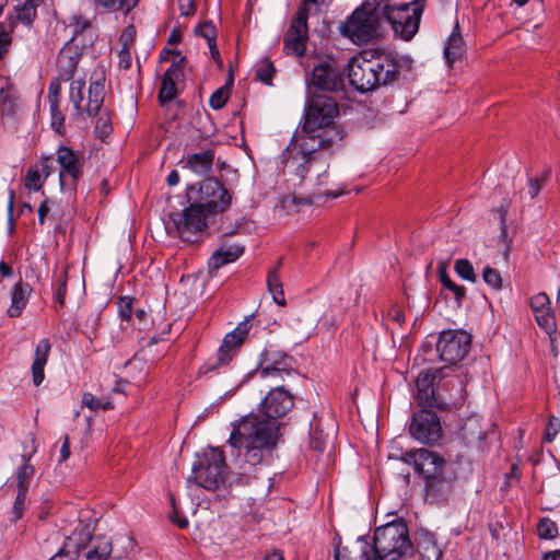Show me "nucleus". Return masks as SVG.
<instances>
[{"label":"nucleus","instance_id":"49","mask_svg":"<svg viewBox=\"0 0 560 560\" xmlns=\"http://www.w3.org/2000/svg\"><path fill=\"white\" fill-rule=\"evenodd\" d=\"M196 33L205 37L208 42V45H211L212 42H215L217 31L214 25L209 21L198 25L196 27Z\"/></svg>","mask_w":560,"mask_h":560},{"label":"nucleus","instance_id":"30","mask_svg":"<svg viewBox=\"0 0 560 560\" xmlns=\"http://www.w3.org/2000/svg\"><path fill=\"white\" fill-rule=\"evenodd\" d=\"M438 273L442 285L454 294L457 305H460L463 300L465 299L466 289L463 285H457L454 281L450 279V277L447 276L446 262L441 261L438 264Z\"/></svg>","mask_w":560,"mask_h":560},{"label":"nucleus","instance_id":"15","mask_svg":"<svg viewBox=\"0 0 560 560\" xmlns=\"http://www.w3.org/2000/svg\"><path fill=\"white\" fill-rule=\"evenodd\" d=\"M308 10L300 8L291 21L290 27L284 35L283 44L287 54L302 57L306 49L308 38L307 28Z\"/></svg>","mask_w":560,"mask_h":560},{"label":"nucleus","instance_id":"18","mask_svg":"<svg viewBox=\"0 0 560 560\" xmlns=\"http://www.w3.org/2000/svg\"><path fill=\"white\" fill-rule=\"evenodd\" d=\"M311 84L323 92H337L342 90L343 79L335 66L322 62L313 69Z\"/></svg>","mask_w":560,"mask_h":560},{"label":"nucleus","instance_id":"6","mask_svg":"<svg viewBox=\"0 0 560 560\" xmlns=\"http://www.w3.org/2000/svg\"><path fill=\"white\" fill-rule=\"evenodd\" d=\"M383 8L384 0H365L341 25V33L357 44L372 40L383 21Z\"/></svg>","mask_w":560,"mask_h":560},{"label":"nucleus","instance_id":"23","mask_svg":"<svg viewBox=\"0 0 560 560\" xmlns=\"http://www.w3.org/2000/svg\"><path fill=\"white\" fill-rule=\"evenodd\" d=\"M416 400L419 402V405L423 407H438L441 408L442 406L438 401V398L434 394L433 388V377L425 373V374H419L416 381Z\"/></svg>","mask_w":560,"mask_h":560},{"label":"nucleus","instance_id":"22","mask_svg":"<svg viewBox=\"0 0 560 560\" xmlns=\"http://www.w3.org/2000/svg\"><path fill=\"white\" fill-rule=\"evenodd\" d=\"M33 292V288L30 283L19 281L16 282L11 292V305L9 306L7 314L11 318L19 317L25 306L27 305L28 298Z\"/></svg>","mask_w":560,"mask_h":560},{"label":"nucleus","instance_id":"38","mask_svg":"<svg viewBox=\"0 0 560 560\" xmlns=\"http://www.w3.org/2000/svg\"><path fill=\"white\" fill-rule=\"evenodd\" d=\"M454 270L462 279L475 283L477 281V275L474 266L466 258L457 259L454 264Z\"/></svg>","mask_w":560,"mask_h":560},{"label":"nucleus","instance_id":"34","mask_svg":"<svg viewBox=\"0 0 560 560\" xmlns=\"http://www.w3.org/2000/svg\"><path fill=\"white\" fill-rule=\"evenodd\" d=\"M18 109V96L12 88L0 90V114L2 116H12Z\"/></svg>","mask_w":560,"mask_h":560},{"label":"nucleus","instance_id":"33","mask_svg":"<svg viewBox=\"0 0 560 560\" xmlns=\"http://www.w3.org/2000/svg\"><path fill=\"white\" fill-rule=\"evenodd\" d=\"M36 7L37 3L35 0H24L21 5H16L15 14L10 15L9 18H12L15 21V24L18 22H22L30 26L36 16Z\"/></svg>","mask_w":560,"mask_h":560},{"label":"nucleus","instance_id":"4","mask_svg":"<svg viewBox=\"0 0 560 560\" xmlns=\"http://www.w3.org/2000/svg\"><path fill=\"white\" fill-rule=\"evenodd\" d=\"M339 107L335 98L324 93L308 96L302 141L314 142L318 147L331 148L342 138V131L335 125Z\"/></svg>","mask_w":560,"mask_h":560},{"label":"nucleus","instance_id":"8","mask_svg":"<svg viewBox=\"0 0 560 560\" xmlns=\"http://www.w3.org/2000/svg\"><path fill=\"white\" fill-rule=\"evenodd\" d=\"M225 478L226 465L223 452L219 448H209L192 466L187 483L194 482L196 486L207 490H217L224 483Z\"/></svg>","mask_w":560,"mask_h":560},{"label":"nucleus","instance_id":"39","mask_svg":"<svg viewBox=\"0 0 560 560\" xmlns=\"http://www.w3.org/2000/svg\"><path fill=\"white\" fill-rule=\"evenodd\" d=\"M168 55H172V58L170 60L172 61L171 67L165 71L164 78L167 79H174L177 80L183 73H182V65L186 60V58L179 52V51H166Z\"/></svg>","mask_w":560,"mask_h":560},{"label":"nucleus","instance_id":"27","mask_svg":"<svg viewBox=\"0 0 560 560\" xmlns=\"http://www.w3.org/2000/svg\"><path fill=\"white\" fill-rule=\"evenodd\" d=\"M214 152L206 150L188 156L186 166L198 175H206L212 170Z\"/></svg>","mask_w":560,"mask_h":560},{"label":"nucleus","instance_id":"64","mask_svg":"<svg viewBox=\"0 0 560 560\" xmlns=\"http://www.w3.org/2000/svg\"><path fill=\"white\" fill-rule=\"evenodd\" d=\"M310 445L313 450L323 452L326 447V441L323 439H317L315 434L312 435Z\"/></svg>","mask_w":560,"mask_h":560},{"label":"nucleus","instance_id":"2","mask_svg":"<svg viewBox=\"0 0 560 560\" xmlns=\"http://www.w3.org/2000/svg\"><path fill=\"white\" fill-rule=\"evenodd\" d=\"M327 149L314 142L302 141L299 148L288 147L281 154L283 173L308 192L306 201L310 203L322 197L337 198L343 192L325 188L329 180V162L322 151Z\"/></svg>","mask_w":560,"mask_h":560},{"label":"nucleus","instance_id":"46","mask_svg":"<svg viewBox=\"0 0 560 560\" xmlns=\"http://www.w3.org/2000/svg\"><path fill=\"white\" fill-rule=\"evenodd\" d=\"M51 115V128L59 135H63L65 116L60 110V104H49Z\"/></svg>","mask_w":560,"mask_h":560},{"label":"nucleus","instance_id":"45","mask_svg":"<svg viewBox=\"0 0 560 560\" xmlns=\"http://www.w3.org/2000/svg\"><path fill=\"white\" fill-rule=\"evenodd\" d=\"M482 279L492 289H494V290L502 289V277H501L499 270L493 269L489 266L485 267V269L482 271Z\"/></svg>","mask_w":560,"mask_h":560},{"label":"nucleus","instance_id":"25","mask_svg":"<svg viewBox=\"0 0 560 560\" xmlns=\"http://www.w3.org/2000/svg\"><path fill=\"white\" fill-rule=\"evenodd\" d=\"M244 253V246L232 245L217 249L209 259L210 270H218L225 264L235 261Z\"/></svg>","mask_w":560,"mask_h":560},{"label":"nucleus","instance_id":"17","mask_svg":"<svg viewBox=\"0 0 560 560\" xmlns=\"http://www.w3.org/2000/svg\"><path fill=\"white\" fill-rule=\"evenodd\" d=\"M260 406L262 416L278 421L293 408L294 399L287 389L277 386L269 390Z\"/></svg>","mask_w":560,"mask_h":560},{"label":"nucleus","instance_id":"3","mask_svg":"<svg viewBox=\"0 0 560 560\" xmlns=\"http://www.w3.org/2000/svg\"><path fill=\"white\" fill-rule=\"evenodd\" d=\"M400 69V60L393 55L364 51L349 61L348 79L359 92L366 93L396 82Z\"/></svg>","mask_w":560,"mask_h":560},{"label":"nucleus","instance_id":"63","mask_svg":"<svg viewBox=\"0 0 560 560\" xmlns=\"http://www.w3.org/2000/svg\"><path fill=\"white\" fill-rule=\"evenodd\" d=\"M387 316L389 319L396 322L399 325H401L405 322V315H404L402 311L397 306L390 307L388 310Z\"/></svg>","mask_w":560,"mask_h":560},{"label":"nucleus","instance_id":"51","mask_svg":"<svg viewBox=\"0 0 560 560\" xmlns=\"http://www.w3.org/2000/svg\"><path fill=\"white\" fill-rule=\"evenodd\" d=\"M27 491H25V488L23 487L22 490L18 489V494L13 504V514L14 518L20 520L23 516L24 510H25V498H26Z\"/></svg>","mask_w":560,"mask_h":560},{"label":"nucleus","instance_id":"26","mask_svg":"<svg viewBox=\"0 0 560 560\" xmlns=\"http://www.w3.org/2000/svg\"><path fill=\"white\" fill-rule=\"evenodd\" d=\"M458 30L459 25L456 24L444 48V57L450 67H452L453 63L456 62L465 52V43Z\"/></svg>","mask_w":560,"mask_h":560},{"label":"nucleus","instance_id":"28","mask_svg":"<svg viewBox=\"0 0 560 560\" xmlns=\"http://www.w3.org/2000/svg\"><path fill=\"white\" fill-rule=\"evenodd\" d=\"M78 66V57L69 50L62 49L57 59L59 77L58 80L69 81L72 79Z\"/></svg>","mask_w":560,"mask_h":560},{"label":"nucleus","instance_id":"1","mask_svg":"<svg viewBox=\"0 0 560 560\" xmlns=\"http://www.w3.org/2000/svg\"><path fill=\"white\" fill-rule=\"evenodd\" d=\"M280 438L279 421L261 413H249L232 423L228 446L240 470L237 483L247 485L256 478V467L271 459Z\"/></svg>","mask_w":560,"mask_h":560},{"label":"nucleus","instance_id":"11","mask_svg":"<svg viewBox=\"0 0 560 560\" xmlns=\"http://www.w3.org/2000/svg\"><path fill=\"white\" fill-rule=\"evenodd\" d=\"M85 82L83 79H77L70 85V102L77 112L78 118L96 116L104 102V78L100 77L92 81L89 86L88 100L84 97Z\"/></svg>","mask_w":560,"mask_h":560},{"label":"nucleus","instance_id":"42","mask_svg":"<svg viewBox=\"0 0 560 560\" xmlns=\"http://www.w3.org/2000/svg\"><path fill=\"white\" fill-rule=\"evenodd\" d=\"M24 464L20 467L18 472V489L22 490V488H25V491L28 490L30 480L34 475V467L28 464L30 456L26 457L23 455Z\"/></svg>","mask_w":560,"mask_h":560},{"label":"nucleus","instance_id":"41","mask_svg":"<svg viewBox=\"0 0 560 560\" xmlns=\"http://www.w3.org/2000/svg\"><path fill=\"white\" fill-rule=\"evenodd\" d=\"M95 5L107 10H126L129 11L137 5L138 0H94Z\"/></svg>","mask_w":560,"mask_h":560},{"label":"nucleus","instance_id":"21","mask_svg":"<svg viewBox=\"0 0 560 560\" xmlns=\"http://www.w3.org/2000/svg\"><path fill=\"white\" fill-rule=\"evenodd\" d=\"M334 558L335 560H376L372 547L363 537H359L350 546L336 548Z\"/></svg>","mask_w":560,"mask_h":560},{"label":"nucleus","instance_id":"36","mask_svg":"<svg viewBox=\"0 0 560 560\" xmlns=\"http://www.w3.org/2000/svg\"><path fill=\"white\" fill-rule=\"evenodd\" d=\"M15 27V21L12 18H9L5 22H0V60L9 51V48L12 43L11 33Z\"/></svg>","mask_w":560,"mask_h":560},{"label":"nucleus","instance_id":"62","mask_svg":"<svg viewBox=\"0 0 560 560\" xmlns=\"http://www.w3.org/2000/svg\"><path fill=\"white\" fill-rule=\"evenodd\" d=\"M70 456V442H69V436L68 435H65L63 436V440H62V444L60 446V450H59V458H58V463H63L66 462Z\"/></svg>","mask_w":560,"mask_h":560},{"label":"nucleus","instance_id":"19","mask_svg":"<svg viewBox=\"0 0 560 560\" xmlns=\"http://www.w3.org/2000/svg\"><path fill=\"white\" fill-rule=\"evenodd\" d=\"M57 162L60 166V183L69 177L75 184L82 176V156L68 147H60L57 151Z\"/></svg>","mask_w":560,"mask_h":560},{"label":"nucleus","instance_id":"12","mask_svg":"<svg viewBox=\"0 0 560 560\" xmlns=\"http://www.w3.org/2000/svg\"><path fill=\"white\" fill-rule=\"evenodd\" d=\"M208 213L199 203L192 201L182 213L172 214V220L180 238L185 242H195L199 232L207 228Z\"/></svg>","mask_w":560,"mask_h":560},{"label":"nucleus","instance_id":"37","mask_svg":"<svg viewBox=\"0 0 560 560\" xmlns=\"http://www.w3.org/2000/svg\"><path fill=\"white\" fill-rule=\"evenodd\" d=\"M419 552L424 560H440L442 551L436 542L431 538L427 537L419 544Z\"/></svg>","mask_w":560,"mask_h":560},{"label":"nucleus","instance_id":"57","mask_svg":"<svg viewBox=\"0 0 560 560\" xmlns=\"http://www.w3.org/2000/svg\"><path fill=\"white\" fill-rule=\"evenodd\" d=\"M60 83L58 80L51 81L48 89L49 104H60Z\"/></svg>","mask_w":560,"mask_h":560},{"label":"nucleus","instance_id":"54","mask_svg":"<svg viewBox=\"0 0 560 560\" xmlns=\"http://www.w3.org/2000/svg\"><path fill=\"white\" fill-rule=\"evenodd\" d=\"M91 25V22L82 16V15H73L70 20V26L73 27V36H77L81 33H83L86 28H89Z\"/></svg>","mask_w":560,"mask_h":560},{"label":"nucleus","instance_id":"7","mask_svg":"<svg viewBox=\"0 0 560 560\" xmlns=\"http://www.w3.org/2000/svg\"><path fill=\"white\" fill-rule=\"evenodd\" d=\"M411 549L408 527L402 521H394L377 527L372 550L376 559L401 560Z\"/></svg>","mask_w":560,"mask_h":560},{"label":"nucleus","instance_id":"43","mask_svg":"<svg viewBox=\"0 0 560 560\" xmlns=\"http://www.w3.org/2000/svg\"><path fill=\"white\" fill-rule=\"evenodd\" d=\"M538 536L542 539H552L558 535V528L553 521L541 518L537 526Z\"/></svg>","mask_w":560,"mask_h":560},{"label":"nucleus","instance_id":"16","mask_svg":"<svg viewBox=\"0 0 560 560\" xmlns=\"http://www.w3.org/2000/svg\"><path fill=\"white\" fill-rule=\"evenodd\" d=\"M250 324L249 320L246 319L237 325V327L232 331L229 332L223 341L221 347L218 351V357L215 359V362L211 363L208 362L202 368L205 373L215 370L222 365H226L232 358L236 354L240 347L244 342L246 336L249 332Z\"/></svg>","mask_w":560,"mask_h":560},{"label":"nucleus","instance_id":"13","mask_svg":"<svg viewBox=\"0 0 560 560\" xmlns=\"http://www.w3.org/2000/svg\"><path fill=\"white\" fill-rule=\"evenodd\" d=\"M471 337L463 330H444L436 342L440 359L447 364H456L469 352Z\"/></svg>","mask_w":560,"mask_h":560},{"label":"nucleus","instance_id":"24","mask_svg":"<svg viewBox=\"0 0 560 560\" xmlns=\"http://www.w3.org/2000/svg\"><path fill=\"white\" fill-rule=\"evenodd\" d=\"M50 348L51 346L48 339H42L36 346L35 358L32 364L33 383L36 386L40 385L44 381V366L47 363Z\"/></svg>","mask_w":560,"mask_h":560},{"label":"nucleus","instance_id":"47","mask_svg":"<svg viewBox=\"0 0 560 560\" xmlns=\"http://www.w3.org/2000/svg\"><path fill=\"white\" fill-rule=\"evenodd\" d=\"M118 314L122 320H129L132 315V299L120 296L117 301Z\"/></svg>","mask_w":560,"mask_h":560},{"label":"nucleus","instance_id":"5","mask_svg":"<svg viewBox=\"0 0 560 560\" xmlns=\"http://www.w3.org/2000/svg\"><path fill=\"white\" fill-rule=\"evenodd\" d=\"M400 460L412 465L422 476L429 495L438 498L450 493L452 478L446 475V462L439 454L427 448L410 450L401 454Z\"/></svg>","mask_w":560,"mask_h":560},{"label":"nucleus","instance_id":"60","mask_svg":"<svg viewBox=\"0 0 560 560\" xmlns=\"http://www.w3.org/2000/svg\"><path fill=\"white\" fill-rule=\"evenodd\" d=\"M545 180V178H530L528 180V191L527 194L529 195V198L530 199H534L535 197L538 196L541 187H542V182Z\"/></svg>","mask_w":560,"mask_h":560},{"label":"nucleus","instance_id":"32","mask_svg":"<svg viewBox=\"0 0 560 560\" xmlns=\"http://www.w3.org/2000/svg\"><path fill=\"white\" fill-rule=\"evenodd\" d=\"M486 434L487 432L481 428L480 418L476 416L468 418L462 427V436L468 442L482 441Z\"/></svg>","mask_w":560,"mask_h":560},{"label":"nucleus","instance_id":"31","mask_svg":"<svg viewBox=\"0 0 560 560\" xmlns=\"http://www.w3.org/2000/svg\"><path fill=\"white\" fill-rule=\"evenodd\" d=\"M282 260L279 259L277 264V268L269 272L267 277L268 289L272 295L273 301L283 306L285 304L284 292L282 288V283L280 281V277L278 273L279 267L281 266Z\"/></svg>","mask_w":560,"mask_h":560},{"label":"nucleus","instance_id":"35","mask_svg":"<svg viewBox=\"0 0 560 560\" xmlns=\"http://www.w3.org/2000/svg\"><path fill=\"white\" fill-rule=\"evenodd\" d=\"M537 324L549 335L557 332V322L551 306L534 312Z\"/></svg>","mask_w":560,"mask_h":560},{"label":"nucleus","instance_id":"29","mask_svg":"<svg viewBox=\"0 0 560 560\" xmlns=\"http://www.w3.org/2000/svg\"><path fill=\"white\" fill-rule=\"evenodd\" d=\"M113 550L112 540L106 536H96L86 553V560H107Z\"/></svg>","mask_w":560,"mask_h":560},{"label":"nucleus","instance_id":"14","mask_svg":"<svg viewBox=\"0 0 560 560\" xmlns=\"http://www.w3.org/2000/svg\"><path fill=\"white\" fill-rule=\"evenodd\" d=\"M409 432L418 442L433 445L442 436L440 418L432 410L423 408L412 416Z\"/></svg>","mask_w":560,"mask_h":560},{"label":"nucleus","instance_id":"9","mask_svg":"<svg viewBox=\"0 0 560 560\" xmlns=\"http://www.w3.org/2000/svg\"><path fill=\"white\" fill-rule=\"evenodd\" d=\"M383 21L390 24L394 33L405 40L411 39L419 30L422 7L419 2L392 5L384 0Z\"/></svg>","mask_w":560,"mask_h":560},{"label":"nucleus","instance_id":"58","mask_svg":"<svg viewBox=\"0 0 560 560\" xmlns=\"http://www.w3.org/2000/svg\"><path fill=\"white\" fill-rule=\"evenodd\" d=\"M178 9L182 16H192L196 12L195 0H178Z\"/></svg>","mask_w":560,"mask_h":560},{"label":"nucleus","instance_id":"20","mask_svg":"<svg viewBox=\"0 0 560 560\" xmlns=\"http://www.w3.org/2000/svg\"><path fill=\"white\" fill-rule=\"evenodd\" d=\"M292 359L284 353L275 350H265L260 362L261 376L290 374Z\"/></svg>","mask_w":560,"mask_h":560},{"label":"nucleus","instance_id":"10","mask_svg":"<svg viewBox=\"0 0 560 560\" xmlns=\"http://www.w3.org/2000/svg\"><path fill=\"white\" fill-rule=\"evenodd\" d=\"M188 199L199 203L211 215L225 212L232 202L230 191L213 177L202 180L198 187L190 186Z\"/></svg>","mask_w":560,"mask_h":560},{"label":"nucleus","instance_id":"44","mask_svg":"<svg viewBox=\"0 0 560 560\" xmlns=\"http://www.w3.org/2000/svg\"><path fill=\"white\" fill-rule=\"evenodd\" d=\"M230 96V89L228 85L221 86L212 93L209 104L213 109H221L228 102Z\"/></svg>","mask_w":560,"mask_h":560},{"label":"nucleus","instance_id":"55","mask_svg":"<svg viewBox=\"0 0 560 560\" xmlns=\"http://www.w3.org/2000/svg\"><path fill=\"white\" fill-rule=\"evenodd\" d=\"M560 429V421L558 418L551 417L547 423L544 441L552 442Z\"/></svg>","mask_w":560,"mask_h":560},{"label":"nucleus","instance_id":"53","mask_svg":"<svg viewBox=\"0 0 560 560\" xmlns=\"http://www.w3.org/2000/svg\"><path fill=\"white\" fill-rule=\"evenodd\" d=\"M529 304H530L532 311L536 312V311L549 307L550 300H549V296L545 292H540V293L535 294L530 299Z\"/></svg>","mask_w":560,"mask_h":560},{"label":"nucleus","instance_id":"61","mask_svg":"<svg viewBox=\"0 0 560 560\" xmlns=\"http://www.w3.org/2000/svg\"><path fill=\"white\" fill-rule=\"evenodd\" d=\"M101 402L102 401L91 393H85L82 397V405L90 408L91 410L100 409Z\"/></svg>","mask_w":560,"mask_h":560},{"label":"nucleus","instance_id":"50","mask_svg":"<svg viewBox=\"0 0 560 560\" xmlns=\"http://www.w3.org/2000/svg\"><path fill=\"white\" fill-rule=\"evenodd\" d=\"M42 186L40 173L37 170H28L25 177V187L28 190L37 191Z\"/></svg>","mask_w":560,"mask_h":560},{"label":"nucleus","instance_id":"52","mask_svg":"<svg viewBox=\"0 0 560 560\" xmlns=\"http://www.w3.org/2000/svg\"><path fill=\"white\" fill-rule=\"evenodd\" d=\"M67 280L68 275L67 270H63L58 279V288L56 290L55 299L60 306L65 305L66 294H67Z\"/></svg>","mask_w":560,"mask_h":560},{"label":"nucleus","instance_id":"48","mask_svg":"<svg viewBox=\"0 0 560 560\" xmlns=\"http://www.w3.org/2000/svg\"><path fill=\"white\" fill-rule=\"evenodd\" d=\"M275 68L269 60H264L256 70V77L265 83H269L273 75Z\"/></svg>","mask_w":560,"mask_h":560},{"label":"nucleus","instance_id":"56","mask_svg":"<svg viewBox=\"0 0 560 560\" xmlns=\"http://www.w3.org/2000/svg\"><path fill=\"white\" fill-rule=\"evenodd\" d=\"M118 57H119V67L121 69H129L131 67V52L128 48V42L125 40L119 54H118Z\"/></svg>","mask_w":560,"mask_h":560},{"label":"nucleus","instance_id":"59","mask_svg":"<svg viewBox=\"0 0 560 560\" xmlns=\"http://www.w3.org/2000/svg\"><path fill=\"white\" fill-rule=\"evenodd\" d=\"M95 132L103 140L112 132V125L108 122V119L101 117L95 126Z\"/></svg>","mask_w":560,"mask_h":560},{"label":"nucleus","instance_id":"40","mask_svg":"<svg viewBox=\"0 0 560 560\" xmlns=\"http://www.w3.org/2000/svg\"><path fill=\"white\" fill-rule=\"evenodd\" d=\"M176 80L162 78V84L159 91V101L161 105H164L176 97Z\"/></svg>","mask_w":560,"mask_h":560}]
</instances>
